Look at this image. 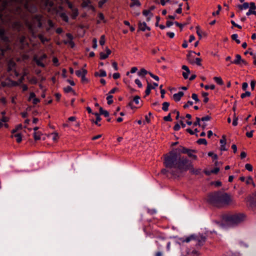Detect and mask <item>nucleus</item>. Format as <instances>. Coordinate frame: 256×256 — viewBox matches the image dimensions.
<instances>
[{
    "label": "nucleus",
    "instance_id": "nucleus-7",
    "mask_svg": "<svg viewBox=\"0 0 256 256\" xmlns=\"http://www.w3.org/2000/svg\"><path fill=\"white\" fill-rule=\"evenodd\" d=\"M106 54L104 52H100V58L101 60H104L108 56L111 54V50L108 48H106Z\"/></svg>",
    "mask_w": 256,
    "mask_h": 256
},
{
    "label": "nucleus",
    "instance_id": "nucleus-23",
    "mask_svg": "<svg viewBox=\"0 0 256 256\" xmlns=\"http://www.w3.org/2000/svg\"><path fill=\"white\" fill-rule=\"evenodd\" d=\"M214 80L219 85L222 86L224 84L223 80L220 77H214Z\"/></svg>",
    "mask_w": 256,
    "mask_h": 256
},
{
    "label": "nucleus",
    "instance_id": "nucleus-53",
    "mask_svg": "<svg viewBox=\"0 0 256 256\" xmlns=\"http://www.w3.org/2000/svg\"><path fill=\"white\" fill-rule=\"evenodd\" d=\"M211 117L209 116H204L200 118V120H202L203 122L204 121H208L210 120Z\"/></svg>",
    "mask_w": 256,
    "mask_h": 256
},
{
    "label": "nucleus",
    "instance_id": "nucleus-6",
    "mask_svg": "<svg viewBox=\"0 0 256 256\" xmlns=\"http://www.w3.org/2000/svg\"><path fill=\"white\" fill-rule=\"evenodd\" d=\"M42 16L41 15H36L34 16L31 20V22L28 21L26 22V24L28 27V29L32 32H34L33 28L36 26L40 28L42 26Z\"/></svg>",
    "mask_w": 256,
    "mask_h": 256
},
{
    "label": "nucleus",
    "instance_id": "nucleus-35",
    "mask_svg": "<svg viewBox=\"0 0 256 256\" xmlns=\"http://www.w3.org/2000/svg\"><path fill=\"white\" fill-rule=\"evenodd\" d=\"M113 96L112 95H109L107 96L106 100H108V104L110 105L113 102V100H112Z\"/></svg>",
    "mask_w": 256,
    "mask_h": 256
},
{
    "label": "nucleus",
    "instance_id": "nucleus-46",
    "mask_svg": "<svg viewBox=\"0 0 256 256\" xmlns=\"http://www.w3.org/2000/svg\"><path fill=\"white\" fill-rule=\"evenodd\" d=\"M245 168L250 172H252V166L250 164H246L245 165Z\"/></svg>",
    "mask_w": 256,
    "mask_h": 256
},
{
    "label": "nucleus",
    "instance_id": "nucleus-32",
    "mask_svg": "<svg viewBox=\"0 0 256 256\" xmlns=\"http://www.w3.org/2000/svg\"><path fill=\"white\" fill-rule=\"evenodd\" d=\"M238 117L236 116V113L234 112V118L232 122V125L234 126H236L238 125Z\"/></svg>",
    "mask_w": 256,
    "mask_h": 256
},
{
    "label": "nucleus",
    "instance_id": "nucleus-12",
    "mask_svg": "<svg viewBox=\"0 0 256 256\" xmlns=\"http://www.w3.org/2000/svg\"><path fill=\"white\" fill-rule=\"evenodd\" d=\"M236 59L233 61L230 62V64H234L237 65H240L241 64V61H242L241 56L239 54L236 55Z\"/></svg>",
    "mask_w": 256,
    "mask_h": 256
},
{
    "label": "nucleus",
    "instance_id": "nucleus-22",
    "mask_svg": "<svg viewBox=\"0 0 256 256\" xmlns=\"http://www.w3.org/2000/svg\"><path fill=\"white\" fill-rule=\"evenodd\" d=\"M38 37L40 40L42 44H44L46 42H48L50 39H48L45 37L42 34H39L38 35Z\"/></svg>",
    "mask_w": 256,
    "mask_h": 256
},
{
    "label": "nucleus",
    "instance_id": "nucleus-36",
    "mask_svg": "<svg viewBox=\"0 0 256 256\" xmlns=\"http://www.w3.org/2000/svg\"><path fill=\"white\" fill-rule=\"evenodd\" d=\"M208 156H210L214 160H216L218 159V155L216 154H214V152H210L208 153Z\"/></svg>",
    "mask_w": 256,
    "mask_h": 256
},
{
    "label": "nucleus",
    "instance_id": "nucleus-27",
    "mask_svg": "<svg viewBox=\"0 0 256 256\" xmlns=\"http://www.w3.org/2000/svg\"><path fill=\"white\" fill-rule=\"evenodd\" d=\"M106 42V38L104 35H102L100 38V40H99L100 44L102 46H103Z\"/></svg>",
    "mask_w": 256,
    "mask_h": 256
},
{
    "label": "nucleus",
    "instance_id": "nucleus-59",
    "mask_svg": "<svg viewBox=\"0 0 256 256\" xmlns=\"http://www.w3.org/2000/svg\"><path fill=\"white\" fill-rule=\"evenodd\" d=\"M201 62H202V59L200 58H196L195 59V62L196 63V64L198 65V66H201L202 64H201Z\"/></svg>",
    "mask_w": 256,
    "mask_h": 256
},
{
    "label": "nucleus",
    "instance_id": "nucleus-16",
    "mask_svg": "<svg viewBox=\"0 0 256 256\" xmlns=\"http://www.w3.org/2000/svg\"><path fill=\"white\" fill-rule=\"evenodd\" d=\"M11 137L12 138L14 137L16 138V141L17 142L20 143L22 142V136L20 134H12Z\"/></svg>",
    "mask_w": 256,
    "mask_h": 256
},
{
    "label": "nucleus",
    "instance_id": "nucleus-55",
    "mask_svg": "<svg viewBox=\"0 0 256 256\" xmlns=\"http://www.w3.org/2000/svg\"><path fill=\"white\" fill-rule=\"evenodd\" d=\"M215 88V86L214 84H212L210 86L206 85L204 86V88L206 90H208L209 88L211 90H214Z\"/></svg>",
    "mask_w": 256,
    "mask_h": 256
},
{
    "label": "nucleus",
    "instance_id": "nucleus-51",
    "mask_svg": "<svg viewBox=\"0 0 256 256\" xmlns=\"http://www.w3.org/2000/svg\"><path fill=\"white\" fill-rule=\"evenodd\" d=\"M250 8L252 10H256V6L254 2H250Z\"/></svg>",
    "mask_w": 256,
    "mask_h": 256
},
{
    "label": "nucleus",
    "instance_id": "nucleus-18",
    "mask_svg": "<svg viewBox=\"0 0 256 256\" xmlns=\"http://www.w3.org/2000/svg\"><path fill=\"white\" fill-rule=\"evenodd\" d=\"M146 24L145 22H140L138 23V28L142 31H145L146 30Z\"/></svg>",
    "mask_w": 256,
    "mask_h": 256
},
{
    "label": "nucleus",
    "instance_id": "nucleus-34",
    "mask_svg": "<svg viewBox=\"0 0 256 256\" xmlns=\"http://www.w3.org/2000/svg\"><path fill=\"white\" fill-rule=\"evenodd\" d=\"M97 18H98L100 20L103 21L104 22H106L104 19V16L102 13L98 14V16H97Z\"/></svg>",
    "mask_w": 256,
    "mask_h": 256
},
{
    "label": "nucleus",
    "instance_id": "nucleus-11",
    "mask_svg": "<svg viewBox=\"0 0 256 256\" xmlns=\"http://www.w3.org/2000/svg\"><path fill=\"white\" fill-rule=\"evenodd\" d=\"M86 72H87L86 70L82 69V70H76V74L78 76L82 77V78L83 80L84 78V76H85Z\"/></svg>",
    "mask_w": 256,
    "mask_h": 256
},
{
    "label": "nucleus",
    "instance_id": "nucleus-1",
    "mask_svg": "<svg viewBox=\"0 0 256 256\" xmlns=\"http://www.w3.org/2000/svg\"><path fill=\"white\" fill-rule=\"evenodd\" d=\"M208 200L210 204L218 207H220L229 204L232 200L227 193L216 191L208 195Z\"/></svg>",
    "mask_w": 256,
    "mask_h": 256
},
{
    "label": "nucleus",
    "instance_id": "nucleus-26",
    "mask_svg": "<svg viewBox=\"0 0 256 256\" xmlns=\"http://www.w3.org/2000/svg\"><path fill=\"white\" fill-rule=\"evenodd\" d=\"M170 106V103L168 102H164L162 103V110L164 112H167L168 110V106Z\"/></svg>",
    "mask_w": 256,
    "mask_h": 256
},
{
    "label": "nucleus",
    "instance_id": "nucleus-33",
    "mask_svg": "<svg viewBox=\"0 0 256 256\" xmlns=\"http://www.w3.org/2000/svg\"><path fill=\"white\" fill-rule=\"evenodd\" d=\"M251 95V92L248 91H246L244 93L241 94L240 97L242 98H244L246 96H250Z\"/></svg>",
    "mask_w": 256,
    "mask_h": 256
},
{
    "label": "nucleus",
    "instance_id": "nucleus-47",
    "mask_svg": "<svg viewBox=\"0 0 256 256\" xmlns=\"http://www.w3.org/2000/svg\"><path fill=\"white\" fill-rule=\"evenodd\" d=\"M51 136L52 138V139L54 140L57 142L58 140V136L57 133H52L51 134Z\"/></svg>",
    "mask_w": 256,
    "mask_h": 256
},
{
    "label": "nucleus",
    "instance_id": "nucleus-38",
    "mask_svg": "<svg viewBox=\"0 0 256 256\" xmlns=\"http://www.w3.org/2000/svg\"><path fill=\"white\" fill-rule=\"evenodd\" d=\"M89 4H90V0H83V2L82 4V6L85 8L88 6Z\"/></svg>",
    "mask_w": 256,
    "mask_h": 256
},
{
    "label": "nucleus",
    "instance_id": "nucleus-50",
    "mask_svg": "<svg viewBox=\"0 0 256 256\" xmlns=\"http://www.w3.org/2000/svg\"><path fill=\"white\" fill-rule=\"evenodd\" d=\"M230 23L232 24L233 26L238 28L239 29H241L242 28V27L240 25H238L237 24H236L233 20H232L230 21Z\"/></svg>",
    "mask_w": 256,
    "mask_h": 256
},
{
    "label": "nucleus",
    "instance_id": "nucleus-52",
    "mask_svg": "<svg viewBox=\"0 0 256 256\" xmlns=\"http://www.w3.org/2000/svg\"><path fill=\"white\" fill-rule=\"evenodd\" d=\"M140 6V3L138 0H134V1L130 4V6Z\"/></svg>",
    "mask_w": 256,
    "mask_h": 256
},
{
    "label": "nucleus",
    "instance_id": "nucleus-3",
    "mask_svg": "<svg viewBox=\"0 0 256 256\" xmlns=\"http://www.w3.org/2000/svg\"><path fill=\"white\" fill-rule=\"evenodd\" d=\"M178 150H172L164 156V164L166 168L170 169L172 168H176L178 156V154L177 152Z\"/></svg>",
    "mask_w": 256,
    "mask_h": 256
},
{
    "label": "nucleus",
    "instance_id": "nucleus-56",
    "mask_svg": "<svg viewBox=\"0 0 256 256\" xmlns=\"http://www.w3.org/2000/svg\"><path fill=\"white\" fill-rule=\"evenodd\" d=\"M64 91L66 92H74V91L73 90L72 88L70 86H68L66 88H64Z\"/></svg>",
    "mask_w": 256,
    "mask_h": 256
},
{
    "label": "nucleus",
    "instance_id": "nucleus-15",
    "mask_svg": "<svg viewBox=\"0 0 256 256\" xmlns=\"http://www.w3.org/2000/svg\"><path fill=\"white\" fill-rule=\"evenodd\" d=\"M189 151H192L193 152L196 153V150L188 149L185 147L182 146V149H179L178 152L182 153V154H187L189 152Z\"/></svg>",
    "mask_w": 256,
    "mask_h": 256
},
{
    "label": "nucleus",
    "instance_id": "nucleus-17",
    "mask_svg": "<svg viewBox=\"0 0 256 256\" xmlns=\"http://www.w3.org/2000/svg\"><path fill=\"white\" fill-rule=\"evenodd\" d=\"M4 29H0V38L4 41L7 42L8 38L7 36H4Z\"/></svg>",
    "mask_w": 256,
    "mask_h": 256
},
{
    "label": "nucleus",
    "instance_id": "nucleus-14",
    "mask_svg": "<svg viewBox=\"0 0 256 256\" xmlns=\"http://www.w3.org/2000/svg\"><path fill=\"white\" fill-rule=\"evenodd\" d=\"M99 114L100 115H102L106 118H108L109 116V112L108 111L104 110L102 108L100 107L99 109Z\"/></svg>",
    "mask_w": 256,
    "mask_h": 256
},
{
    "label": "nucleus",
    "instance_id": "nucleus-48",
    "mask_svg": "<svg viewBox=\"0 0 256 256\" xmlns=\"http://www.w3.org/2000/svg\"><path fill=\"white\" fill-rule=\"evenodd\" d=\"M194 102H193L192 101H190V100H188L186 104L184 106V108H188L189 106H192Z\"/></svg>",
    "mask_w": 256,
    "mask_h": 256
},
{
    "label": "nucleus",
    "instance_id": "nucleus-45",
    "mask_svg": "<svg viewBox=\"0 0 256 256\" xmlns=\"http://www.w3.org/2000/svg\"><path fill=\"white\" fill-rule=\"evenodd\" d=\"M148 74H150V76L152 78H153L154 79L156 80V81H158L160 80V78H159V77L156 75H154V74H153L152 73L150 72H148Z\"/></svg>",
    "mask_w": 256,
    "mask_h": 256
},
{
    "label": "nucleus",
    "instance_id": "nucleus-28",
    "mask_svg": "<svg viewBox=\"0 0 256 256\" xmlns=\"http://www.w3.org/2000/svg\"><path fill=\"white\" fill-rule=\"evenodd\" d=\"M99 76L100 77H104L106 76V72L104 70H100V74L97 72V76Z\"/></svg>",
    "mask_w": 256,
    "mask_h": 256
},
{
    "label": "nucleus",
    "instance_id": "nucleus-19",
    "mask_svg": "<svg viewBox=\"0 0 256 256\" xmlns=\"http://www.w3.org/2000/svg\"><path fill=\"white\" fill-rule=\"evenodd\" d=\"M72 14H71V17L72 19H76L78 14V10L76 8H74L72 10Z\"/></svg>",
    "mask_w": 256,
    "mask_h": 256
},
{
    "label": "nucleus",
    "instance_id": "nucleus-64",
    "mask_svg": "<svg viewBox=\"0 0 256 256\" xmlns=\"http://www.w3.org/2000/svg\"><path fill=\"white\" fill-rule=\"evenodd\" d=\"M220 171V168H214L213 170H210V172L212 174H216L218 173V172Z\"/></svg>",
    "mask_w": 256,
    "mask_h": 256
},
{
    "label": "nucleus",
    "instance_id": "nucleus-24",
    "mask_svg": "<svg viewBox=\"0 0 256 256\" xmlns=\"http://www.w3.org/2000/svg\"><path fill=\"white\" fill-rule=\"evenodd\" d=\"M42 133L40 132H35L34 133V140H40V136L42 135Z\"/></svg>",
    "mask_w": 256,
    "mask_h": 256
},
{
    "label": "nucleus",
    "instance_id": "nucleus-54",
    "mask_svg": "<svg viewBox=\"0 0 256 256\" xmlns=\"http://www.w3.org/2000/svg\"><path fill=\"white\" fill-rule=\"evenodd\" d=\"M134 82L138 85V88H141L142 87V85L140 80L136 79L134 80Z\"/></svg>",
    "mask_w": 256,
    "mask_h": 256
},
{
    "label": "nucleus",
    "instance_id": "nucleus-42",
    "mask_svg": "<svg viewBox=\"0 0 256 256\" xmlns=\"http://www.w3.org/2000/svg\"><path fill=\"white\" fill-rule=\"evenodd\" d=\"M164 120L166 122H172V120L171 118L170 114H169L167 116H164Z\"/></svg>",
    "mask_w": 256,
    "mask_h": 256
},
{
    "label": "nucleus",
    "instance_id": "nucleus-20",
    "mask_svg": "<svg viewBox=\"0 0 256 256\" xmlns=\"http://www.w3.org/2000/svg\"><path fill=\"white\" fill-rule=\"evenodd\" d=\"M198 252L197 250H193L192 251L190 252V250H189L188 252H187V255H182V256H198Z\"/></svg>",
    "mask_w": 256,
    "mask_h": 256
},
{
    "label": "nucleus",
    "instance_id": "nucleus-41",
    "mask_svg": "<svg viewBox=\"0 0 256 256\" xmlns=\"http://www.w3.org/2000/svg\"><path fill=\"white\" fill-rule=\"evenodd\" d=\"M192 151H189V152L188 153H187L186 154L188 155V156L190 158H194V160H196L197 159V156L196 155H194V154H192Z\"/></svg>",
    "mask_w": 256,
    "mask_h": 256
},
{
    "label": "nucleus",
    "instance_id": "nucleus-39",
    "mask_svg": "<svg viewBox=\"0 0 256 256\" xmlns=\"http://www.w3.org/2000/svg\"><path fill=\"white\" fill-rule=\"evenodd\" d=\"M200 118L198 117L196 118V121L194 122L193 125L194 126H200Z\"/></svg>",
    "mask_w": 256,
    "mask_h": 256
},
{
    "label": "nucleus",
    "instance_id": "nucleus-2",
    "mask_svg": "<svg viewBox=\"0 0 256 256\" xmlns=\"http://www.w3.org/2000/svg\"><path fill=\"white\" fill-rule=\"evenodd\" d=\"M245 216L242 214H226L222 216V220L224 222L216 221V224L223 228L225 224L230 226L236 225L244 220Z\"/></svg>",
    "mask_w": 256,
    "mask_h": 256
},
{
    "label": "nucleus",
    "instance_id": "nucleus-37",
    "mask_svg": "<svg viewBox=\"0 0 256 256\" xmlns=\"http://www.w3.org/2000/svg\"><path fill=\"white\" fill-rule=\"evenodd\" d=\"M218 10H217V12H212V14L213 16H215L216 15H218L220 14V12L222 10V6L220 5L219 4L218 6Z\"/></svg>",
    "mask_w": 256,
    "mask_h": 256
},
{
    "label": "nucleus",
    "instance_id": "nucleus-63",
    "mask_svg": "<svg viewBox=\"0 0 256 256\" xmlns=\"http://www.w3.org/2000/svg\"><path fill=\"white\" fill-rule=\"evenodd\" d=\"M182 68L185 71H186V72H188V73H190V71L189 69V68L186 65H183L182 67Z\"/></svg>",
    "mask_w": 256,
    "mask_h": 256
},
{
    "label": "nucleus",
    "instance_id": "nucleus-8",
    "mask_svg": "<svg viewBox=\"0 0 256 256\" xmlns=\"http://www.w3.org/2000/svg\"><path fill=\"white\" fill-rule=\"evenodd\" d=\"M161 172L162 174H166L167 173L170 172L174 176H178L177 172L176 170H174L172 169H170V170H168L166 168H164V169L162 170Z\"/></svg>",
    "mask_w": 256,
    "mask_h": 256
},
{
    "label": "nucleus",
    "instance_id": "nucleus-9",
    "mask_svg": "<svg viewBox=\"0 0 256 256\" xmlns=\"http://www.w3.org/2000/svg\"><path fill=\"white\" fill-rule=\"evenodd\" d=\"M248 202H249L250 206L252 208L256 207V200L254 196H249L248 198Z\"/></svg>",
    "mask_w": 256,
    "mask_h": 256
},
{
    "label": "nucleus",
    "instance_id": "nucleus-21",
    "mask_svg": "<svg viewBox=\"0 0 256 256\" xmlns=\"http://www.w3.org/2000/svg\"><path fill=\"white\" fill-rule=\"evenodd\" d=\"M27 2L24 4V7L26 9H27L29 12H34L36 10V8L35 6H32V8H29L28 6V0H26Z\"/></svg>",
    "mask_w": 256,
    "mask_h": 256
},
{
    "label": "nucleus",
    "instance_id": "nucleus-61",
    "mask_svg": "<svg viewBox=\"0 0 256 256\" xmlns=\"http://www.w3.org/2000/svg\"><path fill=\"white\" fill-rule=\"evenodd\" d=\"M242 5L244 10H246L249 8L250 3L247 2H244V3Z\"/></svg>",
    "mask_w": 256,
    "mask_h": 256
},
{
    "label": "nucleus",
    "instance_id": "nucleus-44",
    "mask_svg": "<svg viewBox=\"0 0 256 256\" xmlns=\"http://www.w3.org/2000/svg\"><path fill=\"white\" fill-rule=\"evenodd\" d=\"M108 0H100L98 2V7L102 8L103 5Z\"/></svg>",
    "mask_w": 256,
    "mask_h": 256
},
{
    "label": "nucleus",
    "instance_id": "nucleus-57",
    "mask_svg": "<svg viewBox=\"0 0 256 256\" xmlns=\"http://www.w3.org/2000/svg\"><path fill=\"white\" fill-rule=\"evenodd\" d=\"M182 4H180L179 8L176 10V12L177 14H180L182 12Z\"/></svg>",
    "mask_w": 256,
    "mask_h": 256
},
{
    "label": "nucleus",
    "instance_id": "nucleus-25",
    "mask_svg": "<svg viewBox=\"0 0 256 256\" xmlns=\"http://www.w3.org/2000/svg\"><path fill=\"white\" fill-rule=\"evenodd\" d=\"M148 73L144 68H142L138 72L140 76L144 77L146 74Z\"/></svg>",
    "mask_w": 256,
    "mask_h": 256
},
{
    "label": "nucleus",
    "instance_id": "nucleus-43",
    "mask_svg": "<svg viewBox=\"0 0 256 256\" xmlns=\"http://www.w3.org/2000/svg\"><path fill=\"white\" fill-rule=\"evenodd\" d=\"M21 26V24L20 22H14L12 24V27L14 28L19 29Z\"/></svg>",
    "mask_w": 256,
    "mask_h": 256
},
{
    "label": "nucleus",
    "instance_id": "nucleus-13",
    "mask_svg": "<svg viewBox=\"0 0 256 256\" xmlns=\"http://www.w3.org/2000/svg\"><path fill=\"white\" fill-rule=\"evenodd\" d=\"M152 89H154V87L152 86L150 83L147 82V87L145 91L146 96H148L150 94V91Z\"/></svg>",
    "mask_w": 256,
    "mask_h": 256
},
{
    "label": "nucleus",
    "instance_id": "nucleus-30",
    "mask_svg": "<svg viewBox=\"0 0 256 256\" xmlns=\"http://www.w3.org/2000/svg\"><path fill=\"white\" fill-rule=\"evenodd\" d=\"M35 61L38 66L42 67H44L45 66L44 64L42 62V60L40 58L38 59H35Z\"/></svg>",
    "mask_w": 256,
    "mask_h": 256
},
{
    "label": "nucleus",
    "instance_id": "nucleus-58",
    "mask_svg": "<svg viewBox=\"0 0 256 256\" xmlns=\"http://www.w3.org/2000/svg\"><path fill=\"white\" fill-rule=\"evenodd\" d=\"M220 143L222 144H226V136H222V138L220 140Z\"/></svg>",
    "mask_w": 256,
    "mask_h": 256
},
{
    "label": "nucleus",
    "instance_id": "nucleus-10",
    "mask_svg": "<svg viewBox=\"0 0 256 256\" xmlns=\"http://www.w3.org/2000/svg\"><path fill=\"white\" fill-rule=\"evenodd\" d=\"M184 94V92H178L174 94L173 95V98L176 102H179L181 98L183 96Z\"/></svg>",
    "mask_w": 256,
    "mask_h": 256
},
{
    "label": "nucleus",
    "instance_id": "nucleus-5",
    "mask_svg": "<svg viewBox=\"0 0 256 256\" xmlns=\"http://www.w3.org/2000/svg\"><path fill=\"white\" fill-rule=\"evenodd\" d=\"M190 160L186 156H182L178 154L176 168L181 172L186 171L192 166Z\"/></svg>",
    "mask_w": 256,
    "mask_h": 256
},
{
    "label": "nucleus",
    "instance_id": "nucleus-60",
    "mask_svg": "<svg viewBox=\"0 0 256 256\" xmlns=\"http://www.w3.org/2000/svg\"><path fill=\"white\" fill-rule=\"evenodd\" d=\"M180 125L178 123H176L174 126V130L175 131H178L180 130Z\"/></svg>",
    "mask_w": 256,
    "mask_h": 256
},
{
    "label": "nucleus",
    "instance_id": "nucleus-62",
    "mask_svg": "<svg viewBox=\"0 0 256 256\" xmlns=\"http://www.w3.org/2000/svg\"><path fill=\"white\" fill-rule=\"evenodd\" d=\"M191 172H192L194 174H195L196 175H198L200 174V170L192 169L191 170Z\"/></svg>",
    "mask_w": 256,
    "mask_h": 256
},
{
    "label": "nucleus",
    "instance_id": "nucleus-40",
    "mask_svg": "<svg viewBox=\"0 0 256 256\" xmlns=\"http://www.w3.org/2000/svg\"><path fill=\"white\" fill-rule=\"evenodd\" d=\"M192 98L193 100H194L196 102H200V100L198 98V96L196 94H192Z\"/></svg>",
    "mask_w": 256,
    "mask_h": 256
},
{
    "label": "nucleus",
    "instance_id": "nucleus-49",
    "mask_svg": "<svg viewBox=\"0 0 256 256\" xmlns=\"http://www.w3.org/2000/svg\"><path fill=\"white\" fill-rule=\"evenodd\" d=\"M140 99V96H136L134 97L133 101L135 102L136 104H139V100Z\"/></svg>",
    "mask_w": 256,
    "mask_h": 256
},
{
    "label": "nucleus",
    "instance_id": "nucleus-29",
    "mask_svg": "<svg viewBox=\"0 0 256 256\" xmlns=\"http://www.w3.org/2000/svg\"><path fill=\"white\" fill-rule=\"evenodd\" d=\"M197 143L199 144H207L206 140L205 138H200L198 140Z\"/></svg>",
    "mask_w": 256,
    "mask_h": 256
},
{
    "label": "nucleus",
    "instance_id": "nucleus-31",
    "mask_svg": "<svg viewBox=\"0 0 256 256\" xmlns=\"http://www.w3.org/2000/svg\"><path fill=\"white\" fill-rule=\"evenodd\" d=\"M60 16L62 18L64 21H65L66 22H68V16H66V14L65 13H64V12L61 13L60 14Z\"/></svg>",
    "mask_w": 256,
    "mask_h": 256
},
{
    "label": "nucleus",
    "instance_id": "nucleus-4",
    "mask_svg": "<svg viewBox=\"0 0 256 256\" xmlns=\"http://www.w3.org/2000/svg\"><path fill=\"white\" fill-rule=\"evenodd\" d=\"M206 240V236L201 234H191L186 238H180L179 240L182 242H189L191 240H194L196 242V246L198 248L202 246Z\"/></svg>",
    "mask_w": 256,
    "mask_h": 256
}]
</instances>
